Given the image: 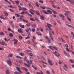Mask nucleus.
Returning a JSON list of instances; mask_svg holds the SVG:
<instances>
[{"label": "nucleus", "instance_id": "obj_1", "mask_svg": "<svg viewBox=\"0 0 74 74\" xmlns=\"http://www.w3.org/2000/svg\"><path fill=\"white\" fill-rule=\"evenodd\" d=\"M47 27H48V28H49V32H51L53 34V35H54V31L52 30V28L51 27H52V25L50 24H49L48 23H47Z\"/></svg>", "mask_w": 74, "mask_h": 74}, {"label": "nucleus", "instance_id": "obj_2", "mask_svg": "<svg viewBox=\"0 0 74 74\" xmlns=\"http://www.w3.org/2000/svg\"><path fill=\"white\" fill-rule=\"evenodd\" d=\"M42 11H43V12H44V13H45V14H46V15H48V14H52V11H51V10H47V11L48 12H47V11H45L44 10H42ZM48 12H49V14L48 13Z\"/></svg>", "mask_w": 74, "mask_h": 74}, {"label": "nucleus", "instance_id": "obj_3", "mask_svg": "<svg viewBox=\"0 0 74 74\" xmlns=\"http://www.w3.org/2000/svg\"><path fill=\"white\" fill-rule=\"evenodd\" d=\"M53 54L55 55V56L57 57V58H59V56H60V54L58 53V52L56 51H55V52H53Z\"/></svg>", "mask_w": 74, "mask_h": 74}, {"label": "nucleus", "instance_id": "obj_4", "mask_svg": "<svg viewBox=\"0 0 74 74\" xmlns=\"http://www.w3.org/2000/svg\"><path fill=\"white\" fill-rule=\"evenodd\" d=\"M49 48H50V49H52V50H54L55 49L57 51H58V48H57V47H56L55 46L54 47H53L52 46H49Z\"/></svg>", "mask_w": 74, "mask_h": 74}, {"label": "nucleus", "instance_id": "obj_5", "mask_svg": "<svg viewBox=\"0 0 74 74\" xmlns=\"http://www.w3.org/2000/svg\"><path fill=\"white\" fill-rule=\"evenodd\" d=\"M7 63H8V65L10 66H11L12 65V63L11 62V60H10V59L7 60Z\"/></svg>", "mask_w": 74, "mask_h": 74}, {"label": "nucleus", "instance_id": "obj_6", "mask_svg": "<svg viewBox=\"0 0 74 74\" xmlns=\"http://www.w3.org/2000/svg\"><path fill=\"white\" fill-rule=\"evenodd\" d=\"M12 41H14V43L15 45L17 44V42H18V40L16 39H14L13 40H12Z\"/></svg>", "mask_w": 74, "mask_h": 74}, {"label": "nucleus", "instance_id": "obj_7", "mask_svg": "<svg viewBox=\"0 0 74 74\" xmlns=\"http://www.w3.org/2000/svg\"><path fill=\"white\" fill-rule=\"evenodd\" d=\"M48 62L49 65H50L51 66H53V64L52 63V62L51 60L49 59L48 60Z\"/></svg>", "mask_w": 74, "mask_h": 74}, {"label": "nucleus", "instance_id": "obj_8", "mask_svg": "<svg viewBox=\"0 0 74 74\" xmlns=\"http://www.w3.org/2000/svg\"><path fill=\"white\" fill-rule=\"evenodd\" d=\"M59 16L60 17H62V20H65L64 19V16H63L62 14H59Z\"/></svg>", "mask_w": 74, "mask_h": 74}, {"label": "nucleus", "instance_id": "obj_9", "mask_svg": "<svg viewBox=\"0 0 74 74\" xmlns=\"http://www.w3.org/2000/svg\"><path fill=\"white\" fill-rule=\"evenodd\" d=\"M16 69L17 71H19L20 73L22 74V72L21 71V69H20L18 67H16Z\"/></svg>", "mask_w": 74, "mask_h": 74}, {"label": "nucleus", "instance_id": "obj_10", "mask_svg": "<svg viewBox=\"0 0 74 74\" xmlns=\"http://www.w3.org/2000/svg\"><path fill=\"white\" fill-rule=\"evenodd\" d=\"M40 15V19H41V20H44V15Z\"/></svg>", "mask_w": 74, "mask_h": 74}, {"label": "nucleus", "instance_id": "obj_11", "mask_svg": "<svg viewBox=\"0 0 74 74\" xmlns=\"http://www.w3.org/2000/svg\"><path fill=\"white\" fill-rule=\"evenodd\" d=\"M6 74H10V71H9V70L8 69H7L6 70Z\"/></svg>", "mask_w": 74, "mask_h": 74}, {"label": "nucleus", "instance_id": "obj_12", "mask_svg": "<svg viewBox=\"0 0 74 74\" xmlns=\"http://www.w3.org/2000/svg\"><path fill=\"white\" fill-rule=\"evenodd\" d=\"M23 22H25L26 23H28L29 22V21H28L27 20H26L24 19H23Z\"/></svg>", "mask_w": 74, "mask_h": 74}, {"label": "nucleus", "instance_id": "obj_13", "mask_svg": "<svg viewBox=\"0 0 74 74\" xmlns=\"http://www.w3.org/2000/svg\"><path fill=\"white\" fill-rule=\"evenodd\" d=\"M52 12L54 14H58V12L56 11H55L53 10H52Z\"/></svg>", "mask_w": 74, "mask_h": 74}, {"label": "nucleus", "instance_id": "obj_14", "mask_svg": "<svg viewBox=\"0 0 74 74\" xmlns=\"http://www.w3.org/2000/svg\"><path fill=\"white\" fill-rule=\"evenodd\" d=\"M18 7H19L18 9L19 11H21V10H22V7H21V6L20 5H18Z\"/></svg>", "mask_w": 74, "mask_h": 74}, {"label": "nucleus", "instance_id": "obj_15", "mask_svg": "<svg viewBox=\"0 0 74 74\" xmlns=\"http://www.w3.org/2000/svg\"><path fill=\"white\" fill-rule=\"evenodd\" d=\"M32 66L33 68H34V69L35 70H37V68L36 67H35L33 65H32Z\"/></svg>", "mask_w": 74, "mask_h": 74}, {"label": "nucleus", "instance_id": "obj_16", "mask_svg": "<svg viewBox=\"0 0 74 74\" xmlns=\"http://www.w3.org/2000/svg\"><path fill=\"white\" fill-rule=\"evenodd\" d=\"M36 33L37 34H38V35H39V36H42V34H41V33H40V32H36Z\"/></svg>", "mask_w": 74, "mask_h": 74}, {"label": "nucleus", "instance_id": "obj_17", "mask_svg": "<svg viewBox=\"0 0 74 74\" xmlns=\"http://www.w3.org/2000/svg\"><path fill=\"white\" fill-rule=\"evenodd\" d=\"M40 7L42 9H43V10H45L46 8V7L45 6H40Z\"/></svg>", "mask_w": 74, "mask_h": 74}, {"label": "nucleus", "instance_id": "obj_18", "mask_svg": "<svg viewBox=\"0 0 74 74\" xmlns=\"http://www.w3.org/2000/svg\"><path fill=\"white\" fill-rule=\"evenodd\" d=\"M19 26L21 27V28H23L24 27H25V26L24 25H22L21 24H20Z\"/></svg>", "mask_w": 74, "mask_h": 74}, {"label": "nucleus", "instance_id": "obj_19", "mask_svg": "<svg viewBox=\"0 0 74 74\" xmlns=\"http://www.w3.org/2000/svg\"><path fill=\"white\" fill-rule=\"evenodd\" d=\"M22 68H23V70H25L26 73L27 72V71H28V70H27V69H26L24 67H23Z\"/></svg>", "mask_w": 74, "mask_h": 74}, {"label": "nucleus", "instance_id": "obj_20", "mask_svg": "<svg viewBox=\"0 0 74 74\" xmlns=\"http://www.w3.org/2000/svg\"><path fill=\"white\" fill-rule=\"evenodd\" d=\"M15 2L16 3V4L18 5L19 4V1H15Z\"/></svg>", "mask_w": 74, "mask_h": 74}, {"label": "nucleus", "instance_id": "obj_21", "mask_svg": "<svg viewBox=\"0 0 74 74\" xmlns=\"http://www.w3.org/2000/svg\"><path fill=\"white\" fill-rule=\"evenodd\" d=\"M30 21H36V20H34V18H32V17H30Z\"/></svg>", "mask_w": 74, "mask_h": 74}, {"label": "nucleus", "instance_id": "obj_22", "mask_svg": "<svg viewBox=\"0 0 74 74\" xmlns=\"http://www.w3.org/2000/svg\"><path fill=\"white\" fill-rule=\"evenodd\" d=\"M13 34L11 33H10V34L9 35V36L10 37H13Z\"/></svg>", "mask_w": 74, "mask_h": 74}, {"label": "nucleus", "instance_id": "obj_23", "mask_svg": "<svg viewBox=\"0 0 74 74\" xmlns=\"http://www.w3.org/2000/svg\"><path fill=\"white\" fill-rule=\"evenodd\" d=\"M35 4L37 7H38L39 6V5H38V2H36L35 3Z\"/></svg>", "mask_w": 74, "mask_h": 74}, {"label": "nucleus", "instance_id": "obj_24", "mask_svg": "<svg viewBox=\"0 0 74 74\" xmlns=\"http://www.w3.org/2000/svg\"><path fill=\"white\" fill-rule=\"evenodd\" d=\"M26 25L27 26H28V27H29L31 25V24H30L29 23H27L26 24Z\"/></svg>", "mask_w": 74, "mask_h": 74}, {"label": "nucleus", "instance_id": "obj_25", "mask_svg": "<svg viewBox=\"0 0 74 74\" xmlns=\"http://www.w3.org/2000/svg\"><path fill=\"white\" fill-rule=\"evenodd\" d=\"M16 58H18V59H22V57H20L18 56H16Z\"/></svg>", "mask_w": 74, "mask_h": 74}, {"label": "nucleus", "instance_id": "obj_26", "mask_svg": "<svg viewBox=\"0 0 74 74\" xmlns=\"http://www.w3.org/2000/svg\"><path fill=\"white\" fill-rule=\"evenodd\" d=\"M23 11H26L27 10V9L25 8H22Z\"/></svg>", "mask_w": 74, "mask_h": 74}, {"label": "nucleus", "instance_id": "obj_27", "mask_svg": "<svg viewBox=\"0 0 74 74\" xmlns=\"http://www.w3.org/2000/svg\"><path fill=\"white\" fill-rule=\"evenodd\" d=\"M20 55H21V56H24L25 55V54H24V53H21L20 54Z\"/></svg>", "mask_w": 74, "mask_h": 74}, {"label": "nucleus", "instance_id": "obj_28", "mask_svg": "<svg viewBox=\"0 0 74 74\" xmlns=\"http://www.w3.org/2000/svg\"><path fill=\"white\" fill-rule=\"evenodd\" d=\"M14 74H21V73H19L18 72L16 71L14 72Z\"/></svg>", "mask_w": 74, "mask_h": 74}, {"label": "nucleus", "instance_id": "obj_29", "mask_svg": "<svg viewBox=\"0 0 74 74\" xmlns=\"http://www.w3.org/2000/svg\"><path fill=\"white\" fill-rule=\"evenodd\" d=\"M0 35L1 36H4V33L3 32H0Z\"/></svg>", "mask_w": 74, "mask_h": 74}, {"label": "nucleus", "instance_id": "obj_30", "mask_svg": "<svg viewBox=\"0 0 74 74\" xmlns=\"http://www.w3.org/2000/svg\"><path fill=\"white\" fill-rule=\"evenodd\" d=\"M29 38H30V36H29V35H28L27 36V37L25 38V40H26L27 39H29Z\"/></svg>", "mask_w": 74, "mask_h": 74}, {"label": "nucleus", "instance_id": "obj_31", "mask_svg": "<svg viewBox=\"0 0 74 74\" xmlns=\"http://www.w3.org/2000/svg\"><path fill=\"white\" fill-rule=\"evenodd\" d=\"M56 20L59 23H60V24H61V23L60 22V21L58 20V19L56 18Z\"/></svg>", "mask_w": 74, "mask_h": 74}, {"label": "nucleus", "instance_id": "obj_32", "mask_svg": "<svg viewBox=\"0 0 74 74\" xmlns=\"http://www.w3.org/2000/svg\"><path fill=\"white\" fill-rule=\"evenodd\" d=\"M28 54L30 56H33V55L32 53H29Z\"/></svg>", "mask_w": 74, "mask_h": 74}, {"label": "nucleus", "instance_id": "obj_33", "mask_svg": "<svg viewBox=\"0 0 74 74\" xmlns=\"http://www.w3.org/2000/svg\"><path fill=\"white\" fill-rule=\"evenodd\" d=\"M70 3L71 4H74V1L73 0L70 1Z\"/></svg>", "mask_w": 74, "mask_h": 74}, {"label": "nucleus", "instance_id": "obj_34", "mask_svg": "<svg viewBox=\"0 0 74 74\" xmlns=\"http://www.w3.org/2000/svg\"><path fill=\"white\" fill-rule=\"evenodd\" d=\"M19 40H22V37L21 36H19Z\"/></svg>", "mask_w": 74, "mask_h": 74}, {"label": "nucleus", "instance_id": "obj_35", "mask_svg": "<svg viewBox=\"0 0 74 74\" xmlns=\"http://www.w3.org/2000/svg\"><path fill=\"white\" fill-rule=\"evenodd\" d=\"M10 12H14V10H12V9H10Z\"/></svg>", "mask_w": 74, "mask_h": 74}, {"label": "nucleus", "instance_id": "obj_36", "mask_svg": "<svg viewBox=\"0 0 74 74\" xmlns=\"http://www.w3.org/2000/svg\"><path fill=\"white\" fill-rule=\"evenodd\" d=\"M32 31L33 32H34L36 31V29L34 28H32Z\"/></svg>", "mask_w": 74, "mask_h": 74}, {"label": "nucleus", "instance_id": "obj_37", "mask_svg": "<svg viewBox=\"0 0 74 74\" xmlns=\"http://www.w3.org/2000/svg\"><path fill=\"white\" fill-rule=\"evenodd\" d=\"M19 29L18 30V32H21L22 30V28Z\"/></svg>", "mask_w": 74, "mask_h": 74}, {"label": "nucleus", "instance_id": "obj_38", "mask_svg": "<svg viewBox=\"0 0 74 74\" xmlns=\"http://www.w3.org/2000/svg\"><path fill=\"white\" fill-rule=\"evenodd\" d=\"M66 25L68 26V27H72V26H71V25H69L68 24H66Z\"/></svg>", "mask_w": 74, "mask_h": 74}, {"label": "nucleus", "instance_id": "obj_39", "mask_svg": "<svg viewBox=\"0 0 74 74\" xmlns=\"http://www.w3.org/2000/svg\"><path fill=\"white\" fill-rule=\"evenodd\" d=\"M36 13L37 15H40V13L38 12H36Z\"/></svg>", "mask_w": 74, "mask_h": 74}, {"label": "nucleus", "instance_id": "obj_40", "mask_svg": "<svg viewBox=\"0 0 74 74\" xmlns=\"http://www.w3.org/2000/svg\"><path fill=\"white\" fill-rule=\"evenodd\" d=\"M5 1H6V2H7V3H8L10 4H11V2H10V1H8L7 0H5Z\"/></svg>", "mask_w": 74, "mask_h": 74}, {"label": "nucleus", "instance_id": "obj_41", "mask_svg": "<svg viewBox=\"0 0 74 74\" xmlns=\"http://www.w3.org/2000/svg\"><path fill=\"white\" fill-rule=\"evenodd\" d=\"M66 13H68V14H71V13L69 11H66Z\"/></svg>", "mask_w": 74, "mask_h": 74}, {"label": "nucleus", "instance_id": "obj_42", "mask_svg": "<svg viewBox=\"0 0 74 74\" xmlns=\"http://www.w3.org/2000/svg\"><path fill=\"white\" fill-rule=\"evenodd\" d=\"M39 2L40 3H44V1H42L41 0H40L39 1Z\"/></svg>", "mask_w": 74, "mask_h": 74}, {"label": "nucleus", "instance_id": "obj_43", "mask_svg": "<svg viewBox=\"0 0 74 74\" xmlns=\"http://www.w3.org/2000/svg\"><path fill=\"white\" fill-rule=\"evenodd\" d=\"M69 61L70 62H71V63H74V62H73V61L71 60H69Z\"/></svg>", "mask_w": 74, "mask_h": 74}, {"label": "nucleus", "instance_id": "obj_44", "mask_svg": "<svg viewBox=\"0 0 74 74\" xmlns=\"http://www.w3.org/2000/svg\"><path fill=\"white\" fill-rule=\"evenodd\" d=\"M9 56L10 57H12L13 56V54H9Z\"/></svg>", "mask_w": 74, "mask_h": 74}, {"label": "nucleus", "instance_id": "obj_45", "mask_svg": "<svg viewBox=\"0 0 74 74\" xmlns=\"http://www.w3.org/2000/svg\"><path fill=\"white\" fill-rule=\"evenodd\" d=\"M46 74H51V73H50V72H49V71H46Z\"/></svg>", "mask_w": 74, "mask_h": 74}, {"label": "nucleus", "instance_id": "obj_46", "mask_svg": "<svg viewBox=\"0 0 74 74\" xmlns=\"http://www.w3.org/2000/svg\"><path fill=\"white\" fill-rule=\"evenodd\" d=\"M32 27H34V28H35V27H36V25H35L34 24L32 25Z\"/></svg>", "mask_w": 74, "mask_h": 74}, {"label": "nucleus", "instance_id": "obj_47", "mask_svg": "<svg viewBox=\"0 0 74 74\" xmlns=\"http://www.w3.org/2000/svg\"><path fill=\"white\" fill-rule=\"evenodd\" d=\"M9 7H10L11 8H14V7L11 5H9L8 6Z\"/></svg>", "mask_w": 74, "mask_h": 74}, {"label": "nucleus", "instance_id": "obj_48", "mask_svg": "<svg viewBox=\"0 0 74 74\" xmlns=\"http://www.w3.org/2000/svg\"><path fill=\"white\" fill-rule=\"evenodd\" d=\"M67 19H68V20H69V21H71V19H70V18L67 17Z\"/></svg>", "mask_w": 74, "mask_h": 74}, {"label": "nucleus", "instance_id": "obj_49", "mask_svg": "<svg viewBox=\"0 0 74 74\" xmlns=\"http://www.w3.org/2000/svg\"><path fill=\"white\" fill-rule=\"evenodd\" d=\"M24 61H26V60H26V59H27V58L26 57H25V58H24Z\"/></svg>", "mask_w": 74, "mask_h": 74}, {"label": "nucleus", "instance_id": "obj_50", "mask_svg": "<svg viewBox=\"0 0 74 74\" xmlns=\"http://www.w3.org/2000/svg\"><path fill=\"white\" fill-rule=\"evenodd\" d=\"M24 11H23L21 14V15H25Z\"/></svg>", "mask_w": 74, "mask_h": 74}, {"label": "nucleus", "instance_id": "obj_51", "mask_svg": "<svg viewBox=\"0 0 74 74\" xmlns=\"http://www.w3.org/2000/svg\"><path fill=\"white\" fill-rule=\"evenodd\" d=\"M41 62H42V63H44V64H47V62H45L43 61H41Z\"/></svg>", "mask_w": 74, "mask_h": 74}, {"label": "nucleus", "instance_id": "obj_52", "mask_svg": "<svg viewBox=\"0 0 74 74\" xmlns=\"http://www.w3.org/2000/svg\"><path fill=\"white\" fill-rule=\"evenodd\" d=\"M16 16L17 17H18V18H19L20 16V15L18 14H16Z\"/></svg>", "mask_w": 74, "mask_h": 74}, {"label": "nucleus", "instance_id": "obj_53", "mask_svg": "<svg viewBox=\"0 0 74 74\" xmlns=\"http://www.w3.org/2000/svg\"><path fill=\"white\" fill-rule=\"evenodd\" d=\"M58 63L59 64H61L62 63V62L60 61H59L58 62Z\"/></svg>", "mask_w": 74, "mask_h": 74}, {"label": "nucleus", "instance_id": "obj_54", "mask_svg": "<svg viewBox=\"0 0 74 74\" xmlns=\"http://www.w3.org/2000/svg\"><path fill=\"white\" fill-rule=\"evenodd\" d=\"M66 51H68V52H70V50H69V48H66Z\"/></svg>", "mask_w": 74, "mask_h": 74}, {"label": "nucleus", "instance_id": "obj_55", "mask_svg": "<svg viewBox=\"0 0 74 74\" xmlns=\"http://www.w3.org/2000/svg\"><path fill=\"white\" fill-rule=\"evenodd\" d=\"M18 62H19L21 64H23V62L21 61H18Z\"/></svg>", "mask_w": 74, "mask_h": 74}, {"label": "nucleus", "instance_id": "obj_56", "mask_svg": "<svg viewBox=\"0 0 74 74\" xmlns=\"http://www.w3.org/2000/svg\"><path fill=\"white\" fill-rule=\"evenodd\" d=\"M61 38V40H62V42H63L65 43V41L63 39Z\"/></svg>", "mask_w": 74, "mask_h": 74}, {"label": "nucleus", "instance_id": "obj_57", "mask_svg": "<svg viewBox=\"0 0 74 74\" xmlns=\"http://www.w3.org/2000/svg\"><path fill=\"white\" fill-rule=\"evenodd\" d=\"M26 62H27V63H28L29 64H30V62H29V60H26Z\"/></svg>", "mask_w": 74, "mask_h": 74}, {"label": "nucleus", "instance_id": "obj_58", "mask_svg": "<svg viewBox=\"0 0 74 74\" xmlns=\"http://www.w3.org/2000/svg\"><path fill=\"white\" fill-rule=\"evenodd\" d=\"M41 57L42 58V59L43 60H45V58L44 57V56H42Z\"/></svg>", "mask_w": 74, "mask_h": 74}, {"label": "nucleus", "instance_id": "obj_59", "mask_svg": "<svg viewBox=\"0 0 74 74\" xmlns=\"http://www.w3.org/2000/svg\"><path fill=\"white\" fill-rule=\"evenodd\" d=\"M65 46L66 47H67V48H69V46H68V45H67V44H65Z\"/></svg>", "mask_w": 74, "mask_h": 74}, {"label": "nucleus", "instance_id": "obj_60", "mask_svg": "<svg viewBox=\"0 0 74 74\" xmlns=\"http://www.w3.org/2000/svg\"><path fill=\"white\" fill-rule=\"evenodd\" d=\"M53 17H54V18H56V16L55 14L53 15Z\"/></svg>", "mask_w": 74, "mask_h": 74}, {"label": "nucleus", "instance_id": "obj_61", "mask_svg": "<svg viewBox=\"0 0 74 74\" xmlns=\"http://www.w3.org/2000/svg\"><path fill=\"white\" fill-rule=\"evenodd\" d=\"M33 40H36V37L34 36L33 37Z\"/></svg>", "mask_w": 74, "mask_h": 74}, {"label": "nucleus", "instance_id": "obj_62", "mask_svg": "<svg viewBox=\"0 0 74 74\" xmlns=\"http://www.w3.org/2000/svg\"><path fill=\"white\" fill-rule=\"evenodd\" d=\"M8 29L9 32H10V31H11V29L10 28H8Z\"/></svg>", "mask_w": 74, "mask_h": 74}, {"label": "nucleus", "instance_id": "obj_63", "mask_svg": "<svg viewBox=\"0 0 74 74\" xmlns=\"http://www.w3.org/2000/svg\"><path fill=\"white\" fill-rule=\"evenodd\" d=\"M0 18H1V19H4V17H2V16H0Z\"/></svg>", "mask_w": 74, "mask_h": 74}, {"label": "nucleus", "instance_id": "obj_64", "mask_svg": "<svg viewBox=\"0 0 74 74\" xmlns=\"http://www.w3.org/2000/svg\"><path fill=\"white\" fill-rule=\"evenodd\" d=\"M52 7H53V8H56V6L53 5H52Z\"/></svg>", "mask_w": 74, "mask_h": 74}]
</instances>
